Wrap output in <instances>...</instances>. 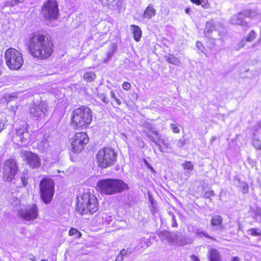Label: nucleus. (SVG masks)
<instances>
[{"label":"nucleus","instance_id":"nucleus-1","mask_svg":"<svg viewBox=\"0 0 261 261\" xmlns=\"http://www.w3.org/2000/svg\"><path fill=\"white\" fill-rule=\"evenodd\" d=\"M28 46L31 55L41 59L48 58L53 52V44L42 34L35 33L30 35Z\"/></svg>","mask_w":261,"mask_h":261},{"label":"nucleus","instance_id":"nucleus-2","mask_svg":"<svg viewBox=\"0 0 261 261\" xmlns=\"http://www.w3.org/2000/svg\"><path fill=\"white\" fill-rule=\"evenodd\" d=\"M97 186L101 192L106 195H113L129 189L127 184L119 179H101Z\"/></svg>","mask_w":261,"mask_h":261},{"label":"nucleus","instance_id":"nucleus-3","mask_svg":"<svg viewBox=\"0 0 261 261\" xmlns=\"http://www.w3.org/2000/svg\"><path fill=\"white\" fill-rule=\"evenodd\" d=\"M98 209V200L93 194L84 193L77 199L76 212L80 215L92 214Z\"/></svg>","mask_w":261,"mask_h":261},{"label":"nucleus","instance_id":"nucleus-4","mask_svg":"<svg viewBox=\"0 0 261 261\" xmlns=\"http://www.w3.org/2000/svg\"><path fill=\"white\" fill-rule=\"evenodd\" d=\"M91 121L92 112L87 107L81 106L73 111L72 121L76 128H85Z\"/></svg>","mask_w":261,"mask_h":261},{"label":"nucleus","instance_id":"nucleus-5","mask_svg":"<svg viewBox=\"0 0 261 261\" xmlns=\"http://www.w3.org/2000/svg\"><path fill=\"white\" fill-rule=\"evenodd\" d=\"M117 153L111 147L100 149L96 154L98 166L105 168L113 165L116 162Z\"/></svg>","mask_w":261,"mask_h":261},{"label":"nucleus","instance_id":"nucleus-6","mask_svg":"<svg viewBox=\"0 0 261 261\" xmlns=\"http://www.w3.org/2000/svg\"><path fill=\"white\" fill-rule=\"evenodd\" d=\"M158 236L162 242L171 245L183 246L190 243L189 239L186 236L174 232L163 230L158 232Z\"/></svg>","mask_w":261,"mask_h":261},{"label":"nucleus","instance_id":"nucleus-7","mask_svg":"<svg viewBox=\"0 0 261 261\" xmlns=\"http://www.w3.org/2000/svg\"><path fill=\"white\" fill-rule=\"evenodd\" d=\"M40 195L41 200L45 204L50 203L55 193V185L53 180L44 178L39 184Z\"/></svg>","mask_w":261,"mask_h":261},{"label":"nucleus","instance_id":"nucleus-8","mask_svg":"<svg viewBox=\"0 0 261 261\" xmlns=\"http://www.w3.org/2000/svg\"><path fill=\"white\" fill-rule=\"evenodd\" d=\"M5 57L6 64L11 69L18 70L23 63L22 55L13 48H10L6 51Z\"/></svg>","mask_w":261,"mask_h":261},{"label":"nucleus","instance_id":"nucleus-9","mask_svg":"<svg viewBox=\"0 0 261 261\" xmlns=\"http://www.w3.org/2000/svg\"><path fill=\"white\" fill-rule=\"evenodd\" d=\"M41 16L47 20L57 19L59 15L58 6L56 0H47L42 7Z\"/></svg>","mask_w":261,"mask_h":261},{"label":"nucleus","instance_id":"nucleus-10","mask_svg":"<svg viewBox=\"0 0 261 261\" xmlns=\"http://www.w3.org/2000/svg\"><path fill=\"white\" fill-rule=\"evenodd\" d=\"M17 214L24 220L28 221L34 220L39 215L38 207L35 203L22 205L20 207Z\"/></svg>","mask_w":261,"mask_h":261},{"label":"nucleus","instance_id":"nucleus-11","mask_svg":"<svg viewBox=\"0 0 261 261\" xmlns=\"http://www.w3.org/2000/svg\"><path fill=\"white\" fill-rule=\"evenodd\" d=\"M89 138L85 132L76 133L73 138L70 139V149L74 153L80 152L88 143Z\"/></svg>","mask_w":261,"mask_h":261},{"label":"nucleus","instance_id":"nucleus-12","mask_svg":"<svg viewBox=\"0 0 261 261\" xmlns=\"http://www.w3.org/2000/svg\"><path fill=\"white\" fill-rule=\"evenodd\" d=\"M18 172V167L15 160L8 159L6 160L3 166V175L5 181H11Z\"/></svg>","mask_w":261,"mask_h":261},{"label":"nucleus","instance_id":"nucleus-13","mask_svg":"<svg viewBox=\"0 0 261 261\" xmlns=\"http://www.w3.org/2000/svg\"><path fill=\"white\" fill-rule=\"evenodd\" d=\"M257 15L254 10H246L238 14L234 15L230 19V22L234 25H240L242 27H247L248 23L245 19L246 18H254Z\"/></svg>","mask_w":261,"mask_h":261},{"label":"nucleus","instance_id":"nucleus-14","mask_svg":"<svg viewBox=\"0 0 261 261\" xmlns=\"http://www.w3.org/2000/svg\"><path fill=\"white\" fill-rule=\"evenodd\" d=\"M47 111V104L45 101H41L39 105H35L30 109V116L36 120L44 118Z\"/></svg>","mask_w":261,"mask_h":261},{"label":"nucleus","instance_id":"nucleus-15","mask_svg":"<svg viewBox=\"0 0 261 261\" xmlns=\"http://www.w3.org/2000/svg\"><path fill=\"white\" fill-rule=\"evenodd\" d=\"M27 164L33 168H37L41 165V159L38 155L31 151H26L23 154Z\"/></svg>","mask_w":261,"mask_h":261},{"label":"nucleus","instance_id":"nucleus-16","mask_svg":"<svg viewBox=\"0 0 261 261\" xmlns=\"http://www.w3.org/2000/svg\"><path fill=\"white\" fill-rule=\"evenodd\" d=\"M145 136L148 137L150 141L153 142L156 145L159 146V149L161 152H163L162 147L160 145L162 143L166 148H171V144L166 141L164 138H163L161 134H159L156 137H153L148 132L144 131Z\"/></svg>","mask_w":261,"mask_h":261},{"label":"nucleus","instance_id":"nucleus-17","mask_svg":"<svg viewBox=\"0 0 261 261\" xmlns=\"http://www.w3.org/2000/svg\"><path fill=\"white\" fill-rule=\"evenodd\" d=\"M214 32L217 33L219 35V32L216 30L214 22L212 21L207 22L204 33L206 37L212 39V43L213 44H214L215 40L217 39L216 36L213 35Z\"/></svg>","mask_w":261,"mask_h":261},{"label":"nucleus","instance_id":"nucleus-18","mask_svg":"<svg viewBox=\"0 0 261 261\" xmlns=\"http://www.w3.org/2000/svg\"><path fill=\"white\" fill-rule=\"evenodd\" d=\"M223 219L221 216L219 215H214L212 217L211 219V224L213 227H215L216 229L222 230L224 227L222 225Z\"/></svg>","mask_w":261,"mask_h":261},{"label":"nucleus","instance_id":"nucleus-19","mask_svg":"<svg viewBox=\"0 0 261 261\" xmlns=\"http://www.w3.org/2000/svg\"><path fill=\"white\" fill-rule=\"evenodd\" d=\"M156 15V10L152 5H149L145 9L143 18L147 19H150Z\"/></svg>","mask_w":261,"mask_h":261},{"label":"nucleus","instance_id":"nucleus-20","mask_svg":"<svg viewBox=\"0 0 261 261\" xmlns=\"http://www.w3.org/2000/svg\"><path fill=\"white\" fill-rule=\"evenodd\" d=\"M130 30L135 40L137 42L139 41L142 36V31L140 27L136 25H131Z\"/></svg>","mask_w":261,"mask_h":261},{"label":"nucleus","instance_id":"nucleus-21","mask_svg":"<svg viewBox=\"0 0 261 261\" xmlns=\"http://www.w3.org/2000/svg\"><path fill=\"white\" fill-rule=\"evenodd\" d=\"M142 125L144 128H145L146 129H147L148 130L152 133L153 135L155 136L154 137H156L159 134L158 131L156 130L153 125L152 123H151L149 121H144L142 123Z\"/></svg>","mask_w":261,"mask_h":261},{"label":"nucleus","instance_id":"nucleus-22","mask_svg":"<svg viewBox=\"0 0 261 261\" xmlns=\"http://www.w3.org/2000/svg\"><path fill=\"white\" fill-rule=\"evenodd\" d=\"M48 137L44 136L42 140L38 142L39 149L41 151H45L47 149L49 146V142L47 140Z\"/></svg>","mask_w":261,"mask_h":261},{"label":"nucleus","instance_id":"nucleus-23","mask_svg":"<svg viewBox=\"0 0 261 261\" xmlns=\"http://www.w3.org/2000/svg\"><path fill=\"white\" fill-rule=\"evenodd\" d=\"M103 6L108 7L112 9L117 8L118 2L117 0H98Z\"/></svg>","mask_w":261,"mask_h":261},{"label":"nucleus","instance_id":"nucleus-24","mask_svg":"<svg viewBox=\"0 0 261 261\" xmlns=\"http://www.w3.org/2000/svg\"><path fill=\"white\" fill-rule=\"evenodd\" d=\"M251 215L254 218L256 221H261V208L258 207L251 208Z\"/></svg>","mask_w":261,"mask_h":261},{"label":"nucleus","instance_id":"nucleus-25","mask_svg":"<svg viewBox=\"0 0 261 261\" xmlns=\"http://www.w3.org/2000/svg\"><path fill=\"white\" fill-rule=\"evenodd\" d=\"M210 261H221L219 252L215 249H211L210 251Z\"/></svg>","mask_w":261,"mask_h":261},{"label":"nucleus","instance_id":"nucleus-26","mask_svg":"<svg viewBox=\"0 0 261 261\" xmlns=\"http://www.w3.org/2000/svg\"><path fill=\"white\" fill-rule=\"evenodd\" d=\"M255 37L256 33L253 30L250 31L246 38L242 40L241 42V47L244 46L245 42H251L255 38Z\"/></svg>","mask_w":261,"mask_h":261},{"label":"nucleus","instance_id":"nucleus-27","mask_svg":"<svg viewBox=\"0 0 261 261\" xmlns=\"http://www.w3.org/2000/svg\"><path fill=\"white\" fill-rule=\"evenodd\" d=\"M96 77L94 71H86L84 75L83 79L87 82H91L93 81Z\"/></svg>","mask_w":261,"mask_h":261},{"label":"nucleus","instance_id":"nucleus-28","mask_svg":"<svg viewBox=\"0 0 261 261\" xmlns=\"http://www.w3.org/2000/svg\"><path fill=\"white\" fill-rule=\"evenodd\" d=\"M139 243L141 248L148 247L152 244L151 238H142L139 240Z\"/></svg>","mask_w":261,"mask_h":261},{"label":"nucleus","instance_id":"nucleus-29","mask_svg":"<svg viewBox=\"0 0 261 261\" xmlns=\"http://www.w3.org/2000/svg\"><path fill=\"white\" fill-rule=\"evenodd\" d=\"M166 60L168 62L177 66L181 64L180 60L177 58L171 55L166 57Z\"/></svg>","mask_w":261,"mask_h":261},{"label":"nucleus","instance_id":"nucleus-30","mask_svg":"<svg viewBox=\"0 0 261 261\" xmlns=\"http://www.w3.org/2000/svg\"><path fill=\"white\" fill-rule=\"evenodd\" d=\"M252 144L256 149H261V140L255 134L253 136Z\"/></svg>","mask_w":261,"mask_h":261},{"label":"nucleus","instance_id":"nucleus-31","mask_svg":"<svg viewBox=\"0 0 261 261\" xmlns=\"http://www.w3.org/2000/svg\"><path fill=\"white\" fill-rule=\"evenodd\" d=\"M27 130V127L25 126V124L24 125H21L20 127L18 128H16V134L17 137H19V139L21 138V136L23 135V134L25 133Z\"/></svg>","mask_w":261,"mask_h":261},{"label":"nucleus","instance_id":"nucleus-32","mask_svg":"<svg viewBox=\"0 0 261 261\" xmlns=\"http://www.w3.org/2000/svg\"><path fill=\"white\" fill-rule=\"evenodd\" d=\"M195 234L199 237H205L206 238L211 239L212 240H215V239L213 237H210L207 233L205 231H204L201 229H197L195 231Z\"/></svg>","mask_w":261,"mask_h":261},{"label":"nucleus","instance_id":"nucleus-33","mask_svg":"<svg viewBox=\"0 0 261 261\" xmlns=\"http://www.w3.org/2000/svg\"><path fill=\"white\" fill-rule=\"evenodd\" d=\"M96 97L101 100L105 104H107L109 102V99L106 97V95L103 93L98 92Z\"/></svg>","mask_w":261,"mask_h":261},{"label":"nucleus","instance_id":"nucleus-34","mask_svg":"<svg viewBox=\"0 0 261 261\" xmlns=\"http://www.w3.org/2000/svg\"><path fill=\"white\" fill-rule=\"evenodd\" d=\"M239 188L240 190L242 191V192L244 194L247 193L248 192L249 187L246 182H240V184L239 185Z\"/></svg>","mask_w":261,"mask_h":261},{"label":"nucleus","instance_id":"nucleus-35","mask_svg":"<svg viewBox=\"0 0 261 261\" xmlns=\"http://www.w3.org/2000/svg\"><path fill=\"white\" fill-rule=\"evenodd\" d=\"M19 93L17 92H13L10 94L6 95L5 96V98L7 101H10L15 99L18 98Z\"/></svg>","mask_w":261,"mask_h":261},{"label":"nucleus","instance_id":"nucleus-36","mask_svg":"<svg viewBox=\"0 0 261 261\" xmlns=\"http://www.w3.org/2000/svg\"><path fill=\"white\" fill-rule=\"evenodd\" d=\"M69 235L70 236L75 235L77 238H80L82 236V233L77 229L72 228L69 231Z\"/></svg>","mask_w":261,"mask_h":261},{"label":"nucleus","instance_id":"nucleus-37","mask_svg":"<svg viewBox=\"0 0 261 261\" xmlns=\"http://www.w3.org/2000/svg\"><path fill=\"white\" fill-rule=\"evenodd\" d=\"M115 53L114 48H112L111 49L109 50L107 53V58L103 59V62L107 63L108 62L110 59L112 58L113 55Z\"/></svg>","mask_w":261,"mask_h":261},{"label":"nucleus","instance_id":"nucleus-38","mask_svg":"<svg viewBox=\"0 0 261 261\" xmlns=\"http://www.w3.org/2000/svg\"><path fill=\"white\" fill-rule=\"evenodd\" d=\"M25 0H8L6 4L8 6H14L19 3H23Z\"/></svg>","mask_w":261,"mask_h":261},{"label":"nucleus","instance_id":"nucleus-39","mask_svg":"<svg viewBox=\"0 0 261 261\" xmlns=\"http://www.w3.org/2000/svg\"><path fill=\"white\" fill-rule=\"evenodd\" d=\"M31 135L29 132L27 130L25 133H24L21 138H20L22 143L25 142L30 140Z\"/></svg>","mask_w":261,"mask_h":261},{"label":"nucleus","instance_id":"nucleus-40","mask_svg":"<svg viewBox=\"0 0 261 261\" xmlns=\"http://www.w3.org/2000/svg\"><path fill=\"white\" fill-rule=\"evenodd\" d=\"M176 146L179 148H181L186 144V140L185 139H180L175 141Z\"/></svg>","mask_w":261,"mask_h":261},{"label":"nucleus","instance_id":"nucleus-41","mask_svg":"<svg viewBox=\"0 0 261 261\" xmlns=\"http://www.w3.org/2000/svg\"><path fill=\"white\" fill-rule=\"evenodd\" d=\"M196 47L200 52L203 53L204 54H205L206 49L201 42L197 41L196 42Z\"/></svg>","mask_w":261,"mask_h":261},{"label":"nucleus","instance_id":"nucleus-42","mask_svg":"<svg viewBox=\"0 0 261 261\" xmlns=\"http://www.w3.org/2000/svg\"><path fill=\"white\" fill-rule=\"evenodd\" d=\"M183 167H184V169H185L193 170L194 169V166H193L192 162H191L190 161L186 162L183 164Z\"/></svg>","mask_w":261,"mask_h":261},{"label":"nucleus","instance_id":"nucleus-43","mask_svg":"<svg viewBox=\"0 0 261 261\" xmlns=\"http://www.w3.org/2000/svg\"><path fill=\"white\" fill-rule=\"evenodd\" d=\"M214 192L213 190H210L204 192L203 196L205 198H210L212 196H214Z\"/></svg>","mask_w":261,"mask_h":261},{"label":"nucleus","instance_id":"nucleus-44","mask_svg":"<svg viewBox=\"0 0 261 261\" xmlns=\"http://www.w3.org/2000/svg\"><path fill=\"white\" fill-rule=\"evenodd\" d=\"M250 234L254 236H261V231L257 229H251L250 230Z\"/></svg>","mask_w":261,"mask_h":261},{"label":"nucleus","instance_id":"nucleus-45","mask_svg":"<svg viewBox=\"0 0 261 261\" xmlns=\"http://www.w3.org/2000/svg\"><path fill=\"white\" fill-rule=\"evenodd\" d=\"M170 127L174 133H179L180 132L179 128L174 123L170 124Z\"/></svg>","mask_w":261,"mask_h":261},{"label":"nucleus","instance_id":"nucleus-46","mask_svg":"<svg viewBox=\"0 0 261 261\" xmlns=\"http://www.w3.org/2000/svg\"><path fill=\"white\" fill-rule=\"evenodd\" d=\"M130 84L129 83L125 82L122 84V88L125 90H128L130 88Z\"/></svg>","mask_w":261,"mask_h":261},{"label":"nucleus","instance_id":"nucleus-47","mask_svg":"<svg viewBox=\"0 0 261 261\" xmlns=\"http://www.w3.org/2000/svg\"><path fill=\"white\" fill-rule=\"evenodd\" d=\"M172 219V227L177 228L178 227V224L176 222V220L175 218V216L171 218Z\"/></svg>","mask_w":261,"mask_h":261},{"label":"nucleus","instance_id":"nucleus-48","mask_svg":"<svg viewBox=\"0 0 261 261\" xmlns=\"http://www.w3.org/2000/svg\"><path fill=\"white\" fill-rule=\"evenodd\" d=\"M150 202L151 205V207H150V210L152 213H154L155 205H154V200L152 198H150Z\"/></svg>","mask_w":261,"mask_h":261},{"label":"nucleus","instance_id":"nucleus-49","mask_svg":"<svg viewBox=\"0 0 261 261\" xmlns=\"http://www.w3.org/2000/svg\"><path fill=\"white\" fill-rule=\"evenodd\" d=\"M20 179H21V181L22 184V185L24 186H25L28 183V181H27L28 178H26L25 176H21Z\"/></svg>","mask_w":261,"mask_h":261},{"label":"nucleus","instance_id":"nucleus-50","mask_svg":"<svg viewBox=\"0 0 261 261\" xmlns=\"http://www.w3.org/2000/svg\"><path fill=\"white\" fill-rule=\"evenodd\" d=\"M124 257H123L122 255H121L120 253L117 255L116 258V261H122L123 260Z\"/></svg>","mask_w":261,"mask_h":261},{"label":"nucleus","instance_id":"nucleus-51","mask_svg":"<svg viewBox=\"0 0 261 261\" xmlns=\"http://www.w3.org/2000/svg\"><path fill=\"white\" fill-rule=\"evenodd\" d=\"M3 63V57L2 56H0V75H1V74L2 73V70Z\"/></svg>","mask_w":261,"mask_h":261},{"label":"nucleus","instance_id":"nucleus-52","mask_svg":"<svg viewBox=\"0 0 261 261\" xmlns=\"http://www.w3.org/2000/svg\"><path fill=\"white\" fill-rule=\"evenodd\" d=\"M192 261H200L199 259L195 255H192L191 256Z\"/></svg>","mask_w":261,"mask_h":261},{"label":"nucleus","instance_id":"nucleus-53","mask_svg":"<svg viewBox=\"0 0 261 261\" xmlns=\"http://www.w3.org/2000/svg\"><path fill=\"white\" fill-rule=\"evenodd\" d=\"M127 251H126L125 249H122L120 252V254L121 255H123V257L126 256L127 255Z\"/></svg>","mask_w":261,"mask_h":261},{"label":"nucleus","instance_id":"nucleus-54","mask_svg":"<svg viewBox=\"0 0 261 261\" xmlns=\"http://www.w3.org/2000/svg\"><path fill=\"white\" fill-rule=\"evenodd\" d=\"M192 3L196 4V5H200L201 4L200 0H190Z\"/></svg>","mask_w":261,"mask_h":261},{"label":"nucleus","instance_id":"nucleus-55","mask_svg":"<svg viewBox=\"0 0 261 261\" xmlns=\"http://www.w3.org/2000/svg\"><path fill=\"white\" fill-rule=\"evenodd\" d=\"M110 94H111V97L113 99H115L116 98V96H115V93H114V91H111V92H110Z\"/></svg>","mask_w":261,"mask_h":261},{"label":"nucleus","instance_id":"nucleus-56","mask_svg":"<svg viewBox=\"0 0 261 261\" xmlns=\"http://www.w3.org/2000/svg\"><path fill=\"white\" fill-rule=\"evenodd\" d=\"M114 99V100L115 101V102H116V103H117V105L118 106H120L121 105V101H120V99H118L117 98H115Z\"/></svg>","mask_w":261,"mask_h":261},{"label":"nucleus","instance_id":"nucleus-57","mask_svg":"<svg viewBox=\"0 0 261 261\" xmlns=\"http://www.w3.org/2000/svg\"><path fill=\"white\" fill-rule=\"evenodd\" d=\"M5 126V124L1 122H0V133L3 130Z\"/></svg>","mask_w":261,"mask_h":261},{"label":"nucleus","instance_id":"nucleus-58","mask_svg":"<svg viewBox=\"0 0 261 261\" xmlns=\"http://www.w3.org/2000/svg\"><path fill=\"white\" fill-rule=\"evenodd\" d=\"M168 213V215H169L171 218L175 217V215H174V213H173L172 212H171V211H169Z\"/></svg>","mask_w":261,"mask_h":261},{"label":"nucleus","instance_id":"nucleus-59","mask_svg":"<svg viewBox=\"0 0 261 261\" xmlns=\"http://www.w3.org/2000/svg\"><path fill=\"white\" fill-rule=\"evenodd\" d=\"M231 261H240V259L237 257H233Z\"/></svg>","mask_w":261,"mask_h":261},{"label":"nucleus","instance_id":"nucleus-60","mask_svg":"<svg viewBox=\"0 0 261 261\" xmlns=\"http://www.w3.org/2000/svg\"><path fill=\"white\" fill-rule=\"evenodd\" d=\"M190 12V8H186V9H185V12H186L187 14H189Z\"/></svg>","mask_w":261,"mask_h":261},{"label":"nucleus","instance_id":"nucleus-61","mask_svg":"<svg viewBox=\"0 0 261 261\" xmlns=\"http://www.w3.org/2000/svg\"><path fill=\"white\" fill-rule=\"evenodd\" d=\"M35 258V257L33 255L31 256L30 258V259H31L32 261H34Z\"/></svg>","mask_w":261,"mask_h":261},{"label":"nucleus","instance_id":"nucleus-62","mask_svg":"<svg viewBox=\"0 0 261 261\" xmlns=\"http://www.w3.org/2000/svg\"><path fill=\"white\" fill-rule=\"evenodd\" d=\"M215 139H216V138H215V137H213V138H212V140H211L212 143L213 141H215Z\"/></svg>","mask_w":261,"mask_h":261},{"label":"nucleus","instance_id":"nucleus-63","mask_svg":"<svg viewBox=\"0 0 261 261\" xmlns=\"http://www.w3.org/2000/svg\"><path fill=\"white\" fill-rule=\"evenodd\" d=\"M257 125L258 126V127H260V125H261V122H260V123H257Z\"/></svg>","mask_w":261,"mask_h":261},{"label":"nucleus","instance_id":"nucleus-64","mask_svg":"<svg viewBox=\"0 0 261 261\" xmlns=\"http://www.w3.org/2000/svg\"><path fill=\"white\" fill-rule=\"evenodd\" d=\"M41 261H47V260H45V259H42Z\"/></svg>","mask_w":261,"mask_h":261}]
</instances>
